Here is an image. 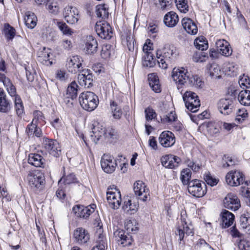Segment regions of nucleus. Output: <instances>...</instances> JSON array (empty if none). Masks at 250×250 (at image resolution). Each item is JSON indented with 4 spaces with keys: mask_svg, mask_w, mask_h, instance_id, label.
Masks as SVG:
<instances>
[{
    "mask_svg": "<svg viewBox=\"0 0 250 250\" xmlns=\"http://www.w3.org/2000/svg\"><path fill=\"white\" fill-rule=\"evenodd\" d=\"M187 83L190 86H194L196 88H201L204 86V82L197 75H192L189 73V79Z\"/></svg>",
    "mask_w": 250,
    "mask_h": 250,
    "instance_id": "4c0bfd02",
    "label": "nucleus"
},
{
    "mask_svg": "<svg viewBox=\"0 0 250 250\" xmlns=\"http://www.w3.org/2000/svg\"><path fill=\"white\" fill-rule=\"evenodd\" d=\"M215 46L217 51L226 57H228L232 53V49L230 46L229 43L225 40L220 39L216 41Z\"/></svg>",
    "mask_w": 250,
    "mask_h": 250,
    "instance_id": "a211bd4d",
    "label": "nucleus"
},
{
    "mask_svg": "<svg viewBox=\"0 0 250 250\" xmlns=\"http://www.w3.org/2000/svg\"><path fill=\"white\" fill-rule=\"evenodd\" d=\"M58 26L60 30L63 34L71 36L73 33V31L65 23L62 22H58Z\"/></svg>",
    "mask_w": 250,
    "mask_h": 250,
    "instance_id": "864d4df0",
    "label": "nucleus"
},
{
    "mask_svg": "<svg viewBox=\"0 0 250 250\" xmlns=\"http://www.w3.org/2000/svg\"><path fill=\"white\" fill-rule=\"evenodd\" d=\"M159 142L160 145L163 147H171L173 146L175 143V136L171 131H164L160 135Z\"/></svg>",
    "mask_w": 250,
    "mask_h": 250,
    "instance_id": "2eb2a0df",
    "label": "nucleus"
},
{
    "mask_svg": "<svg viewBox=\"0 0 250 250\" xmlns=\"http://www.w3.org/2000/svg\"><path fill=\"white\" fill-rule=\"evenodd\" d=\"M209 73L210 76L214 78H220L221 77L220 68L216 64H212L210 66Z\"/></svg>",
    "mask_w": 250,
    "mask_h": 250,
    "instance_id": "603ef678",
    "label": "nucleus"
},
{
    "mask_svg": "<svg viewBox=\"0 0 250 250\" xmlns=\"http://www.w3.org/2000/svg\"><path fill=\"white\" fill-rule=\"evenodd\" d=\"M33 117L32 123L30 124L37 125L39 123L43 125L45 123V118L41 111L39 110L34 111L33 113Z\"/></svg>",
    "mask_w": 250,
    "mask_h": 250,
    "instance_id": "de8ad7c7",
    "label": "nucleus"
},
{
    "mask_svg": "<svg viewBox=\"0 0 250 250\" xmlns=\"http://www.w3.org/2000/svg\"><path fill=\"white\" fill-rule=\"evenodd\" d=\"M53 54L49 48L44 47L38 51L37 54L38 61L42 64L48 66L53 63Z\"/></svg>",
    "mask_w": 250,
    "mask_h": 250,
    "instance_id": "6ab92c4d",
    "label": "nucleus"
},
{
    "mask_svg": "<svg viewBox=\"0 0 250 250\" xmlns=\"http://www.w3.org/2000/svg\"><path fill=\"white\" fill-rule=\"evenodd\" d=\"M102 168L106 173L113 172L117 166L116 161L114 158L109 155L104 154L101 161Z\"/></svg>",
    "mask_w": 250,
    "mask_h": 250,
    "instance_id": "ddd939ff",
    "label": "nucleus"
},
{
    "mask_svg": "<svg viewBox=\"0 0 250 250\" xmlns=\"http://www.w3.org/2000/svg\"><path fill=\"white\" fill-rule=\"evenodd\" d=\"M4 33L7 39L12 40L15 36L16 31L8 23H6L4 24Z\"/></svg>",
    "mask_w": 250,
    "mask_h": 250,
    "instance_id": "8fccbe9b",
    "label": "nucleus"
},
{
    "mask_svg": "<svg viewBox=\"0 0 250 250\" xmlns=\"http://www.w3.org/2000/svg\"><path fill=\"white\" fill-rule=\"evenodd\" d=\"M139 207L138 201L127 198L124 201L122 209L127 214H134L138 211Z\"/></svg>",
    "mask_w": 250,
    "mask_h": 250,
    "instance_id": "5701e85b",
    "label": "nucleus"
},
{
    "mask_svg": "<svg viewBox=\"0 0 250 250\" xmlns=\"http://www.w3.org/2000/svg\"><path fill=\"white\" fill-rule=\"evenodd\" d=\"M133 189L135 195L144 202L146 201L149 196V189L141 181H138L134 183Z\"/></svg>",
    "mask_w": 250,
    "mask_h": 250,
    "instance_id": "9d476101",
    "label": "nucleus"
},
{
    "mask_svg": "<svg viewBox=\"0 0 250 250\" xmlns=\"http://www.w3.org/2000/svg\"><path fill=\"white\" fill-rule=\"evenodd\" d=\"M15 109L18 116H21L23 113V106L21 99L18 97L15 98Z\"/></svg>",
    "mask_w": 250,
    "mask_h": 250,
    "instance_id": "5fc2aeb1",
    "label": "nucleus"
},
{
    "mask_svg": "<svg viewBox=\"0 0 250 250\" xmlns=\"http://www.w3.org/2000/svg\"><path fill=\"white\" fill-rule=\"evenodd\" d=\"M78 87L76 82H72L67 87L66 93L67 97L71 99H75L77 96Z\"/></svg>",
    "mask_w": 250,
    "mask_h": 250,
    "instance_id": "58836bf2",
    "label": "nucleus"
},
{
    "mask_svg": "<svg viewBox=\"0 0 250 250\" xmlns=\"http://www.w3.org/2000/svg\"><path fill=\"white\" fill-rule=\"evenodd\" d=\"M189 73L184 67L174 68L172 72V78L178 85H183L187 83Z\"/></svg>",
    "mask_w": 250,
    "mask_h": 250,
    "instance_id": "1a4fd4ad",
    "label": "nucleus"
},
{
    "mask_svg": "<svg viewBox=\"0 0 250 250\" xmlns=\"http://www.w3.org/2000/svg\"><path fill=\"white\" fill-rule=\"evenodd\" d=\"M106 199L109 207L113 209H117L120 207L121 202V194L116 188H108L106 192Z\"/></svg>",
    "mask_w": 250,
    "mask_h": 250,
    "instance_id": "0eeeda50",
    "label": "nucleus"
},
{
    "mask_svg": "<svg viewBox=\"0 0 250 250\" xmlns=\"http://www.w3.org/2000/svg\"><path fill=\"white\" fill-rule=\"evenodd\" d=\"M221 220L223 228L229 227L233 223L234 215L228 210H224L221 213Z\"/></svg>",
    "mask_w": 250,
    "mask_h": 250,
    "instance_id": "c85d7f7f",
    "label": "nucleus"
},
{
    "mask_svg": "<svg viewBox=\"0 0 250 250\" xmlns=\"http://www.w3.org/2000/svg\"><path fill=\"white\" fill-rule=\"evenodd\" d=\"M177 9L181 12L186 13L188 11V0H175Z\"/></svg>",
    "mask_w": 250,
    "mask_h": 250,
    "instance_id": "09e8293b",
    "label": "nucleus"
},
{
    "mask_svg": "<svg viewBox=\"0 0 250 250\" xmlns=\"http://www.w3.org/2000/svg\"><path fill=\"white\" fill-rule=\"evenodd\" d=\"M114 236L115 240L120 242L121 245L123 247L130 246L132 243V239L129 235L125 234V232L123 229H117L114 232Z\"/></svg>",
    "mask_w": 250,
    "mask_h": 250,
    "instance_id": "4be33fe9",
    "label": "nucleus"
},
{
    "mask_svg": "<svg viewBox=\"0 0 250 250\" xmlns=\"http://www.w3.org/2000/svg\"><path fill=\"white\" fill-rule=\"evenodd\" d=\"M177 232L176 235H179V240L181 242L185 237V234L187 235H193L194 234L192 226L190 224H188L187 221V215L185 211H182L181 214V223L177 228Z\"/></svg>",
    "mask_w": 250,
    "mask_h": 250,
    "instance_id": "7ed1b4c3",
    "label": "nucleus"
},
{
    "mask_svg": "<svg viewBox=\"0 0 250 250\" xmlns=\"http://www.w3.org/2000/svg\"><path fill=\"white\" fill-rule=\"evenodd\" d=\"M5 97L3 90L0 89V111L2 112H7L9 107V103Z\"/></svg>",
    "mask_w": 250,
    "mask_h": 250,
    "instance_id": "c03bdc74",
    "label": "nucleus"
},
{
    "mask_svg": "<svg viewBox=\"0 0 250 250\" xmlns=\"http://www.w3.org/2000/svg\"><path fill=\"white\" fill-rule=\"evenodd\" d=\"M188 191L195 197H202L207 192L206 185L199 180H193L188 184Z\"/></svg>",
    "mask_w": 250,
    "mask_h": 250,
    "instance_id": "423d86ee",
    "label": "nucleus"
},
{
    "mask_svg": "<svg viewBox=\"0 0 250 250\" xmlns=\"http://www.w3.org/2000/svg\"><path fill=\"white\" fill-rule=\"evenodd\" d=\"M204 180L208 185L210 186H214L218 182V180L214 177H213L209 173L205 174Z\"/></svg>",
    "mask_w": 250,
    "mask_h": 250,
    "instance_id": "680f3d73",
    "label": "nucleus"
},
{
    "mask_svg": "<svg viewBox=\"0 0 250 250\" xmlns=\"http://www.w3.org/2000/svg\"><path fill=\"white\" fill-rule=\"evenodd\" d=\"M194 44L196 48L201 50H206L208 46L207 40L203 36L196 38L194 42Z\"/></svg>",
    "mask_w": 250,
    "mask_h": 250,
    "instance_id": "79ce46f5",
    "label": "nucleus"
},
{
    "mask_svg": "<svg viewBox=\"0 0 250 250\" xmlns=\"http://www.w3.org/2000/svg\"><path fill=\"white\" fill-rule=\"evenodd\" d=\"M107 247L106 238L104 235L99 233L96 241V245L91 250H105Z\"/></svg>",
    "mask_w": 250,
    "mask_h": 250,
    "instance_id": "e433bc0d",
    "label": "nucleus"
},
{
    "mask_svg": "<svg viewBox=\"0 0 250 250\" xmlns=\"http://www.w3.org/2000/svg\"><path fill=\"white\" fill-rule=\"evenodd\" d=\"M218 108L221 114L229 115L232 112L233 101L231 99H222L218 103Z\"/></svg>",
    "mask_w": 250,
    "mask_h": 250,
    "instance_id": "393cba45",
    "label": "nucleus"
},
{
    "mask_svg": "<svg viewBox=\"0 0 250 250\" xmlns=\"http://www.w3.org/2000/svg\"><path fill=\"white\" fill-rule=\"evenodd\" d=\"M240 222L241 227L245 229L246 232L250 234V213L247 211L242 214Z\"/></svg>",
    "mask_w": 250,
    "mask_h": 250,
    "instance_id": "473e14b6",
    "label": "nucleus"
},
{
    "mask_svg": "<svg viewBox=\"0 0 250 250\" xmlns=\"http://www.w3.org/2000/svg\"><path fill=\"white\" fill-rule=\"evenodd\" d=\"M238 247L239 250H248L250 247V241L246 239H240Z\"/></svg>",
    "mask_w": 250,
    "mask_h": 250,
    "instance_id": "338daca9",
    "label": "nucleus"
},
{
    "mask_svg": "<svg viewBox=\"0 0 250 250\" xmlns=\"http://www.w3.org/2000/svg\"><path fill=\"white\" fill-rule=\"evenodd\" d=\"M73 235L75 240L81 244H84L89 239V234L83 228H78L75 229L74 231Z\"/></svg>",
    "mask_w": 250,
    "mask_h": 250,
    "instance_id": "a878e982",
    "label": "nucleus"
},
{
    "mask_svg": "<svg viewBox=\"0 0 250 250\" xmlns=\"http://www.w3.org/2000/svg\"><path fill=\"white\" fill-rule=\"evenodd\" d=\"M30 186L34 190H41L45 184V178L43 173L39 171L30 172L28 175Z\"/></svg>",
    "mask_w": 250,
    "mask_h": 250,
    "instance_id": "39448f33",
    "label": "nucleus"
},
{
    "mask_svg": "<svg viewBox=\"0 0 250 250\" xmlns=\"http://www.w3.org/2000/svg\"><path fill=\"white\" fill-rule=\"evenodd\" d=\"M238 100L240 103L245 106H250V91L242 90L239 92Z\"/></svg>",
    "mask_w": 250,
    "mask_h": 250,
    "instance_id": "72a5a7b5",
    "label": "nucleus"
},
{
    "mask_svg": "<svg viewBox=\"0 0 250 250\" xmlns=\"http://www.w3.org/2000/svg\"><path fill=\"white\" fill-rule=\"evenodd\" d=\"M96 14L98 17L105 20L109 16V10L105 4H99L96 7Z\"/></svg>",
    "mask_w": 250,
    "mask_h": 250,
    "instance_id": "c9c22d12",
    "label": "nucleus"
},
{
    "mask_svg": "<svg viewBox=\"0 0 250 250\" xmlns=\"http://www.w3.org/2000/svg\"><path fill=\"white\" fill-rule=\"evenodd\" d=\"M79 100L82 108L87 111L94 110L99 104L97 96L93 92L89 91L82 93L79 96Z\"/></svg>",
    "mask_w": 250,
    "mask_h": 250,
    "instance_id": "f03ea898",
    "label": "nucleus"
},
{
    "mask_svg": "<svg viewBox=\"0 0 250 250\" xmlns=\"http://www.w3.org/2000/svg\"><path fill=\"white\" fill-rule=\"evenodd\" d=\"M78 80L81 86L89 88L92 85L93 76L88 69H83L79 74Z\"/></svg>",
    "mask_w": 250,
    "mask_h": 250,
    "instance_id": "f3484780",
    "label": "nucleus"
},
{
    "mask_svg": "<svg viewBox=\"0 0 250 250\" xmlns=\"http://www.w3.org/2000/svg\"><path fill=\"white\" fill-rule=\"evenodd\" d=\"M63 15L65 20L69 24L77 22L80 18L78 9L70 6H67L64 8Z\"/></svg>",
    "mask_w": 250,
    "mask_h": 250,
    "instance_id": "f8f14e48",
    "label": "nucleus"
},
{
    "mask_svg": "<svg viewBox=\"0 0 250 250\" xmlns=\"http://www.w3.org/2000/svg\"><path fill=\"white\" fill-rule=\"evenodd\" d=\"M4 85L6 87L7 91L11 96H16V89L10 80H6Z\"/></svg>",
    "mask_w": 250,
    "mask_h": 250,
    "instance_id": "e2e57ef3",
    "label": "nucleus"
},
{
    "mask_svg": "<svg viewBox=\"0 0 250 250\" xmlns=\"http://www.w3.org/2000/svg\"><path fill=\"white\" fill-rule=\"evenodd\" d=\"M156 56L158 58V63L159 66L162 69H167L168 66V63L170 62L169 61H167L166 59L162 57V51L158 50L156 52Z\"/></svg>",
    "mask_w": 250,
    "mask_h": 250,
    "instance_id": "3c124183",
    "label": "nucleus"
},
{
    "mask_svg": "<svg viewBox=\"0 0 250 250\" xmlns=\"http://www.w3.org/2000/svg\"><path fill=\"white\" fill-rule=\"evenodd\" d=\"M138 224L137 221L133 219L132 220H126L125 223V228L128 233H135L138 229Z\"/></svg>",
    "mask_w": 250,
    "mask_h": 250,
    "instance_id": "ea45409f",
    "label": "nucleus"
},
{
    "mask_svg": "<svg viewBox=\"0 0 250 250\" xmlns=\"http://www.w3.org/2000/svg\"><path fill=\"white\" fill-rule=\"evenodd\" d=\"M94 208L90 209L89 207H83L81 210L80 212L78 213V216L84 218H87L93 212H94Z\"/></svg>",
    "mask_w": 250,
    "mask_h": 250,
    "instance_id": "bf43d9fd",
    "label": "nucleus"
},
{
    "mask_svg": "<svg viewBox=\"0 0 250 250\" xmlns=\"http://www.w3.org/2000/svg\"><path fill=\"white\" fill-rule=\"evenodd\" d=\"M37 22V18L35 14L31 12L27 11L25 13L24 22L26 26L30 29L34 28Z\"/></svg>",
    "mask_w": 250,
    "mask_h": 250,
    "instance_id": "2f4dec72",
    "label": "nucleus"
},
{
    "mask_svg": "<svg viewBox=\"0 0 250 250\" xmlns=\"http://www.w3.org/2000/svg\"><path fill=\"white\" fill-rule=\"evenodd\" d=\"M225 208L232 210H237L241 207L240 201L238 197L232 193L227 194L223 200Z\"/></svg>",
    "mask_w": 250,
    "mask_h": 250,
    "instance_id": "4468645a",
    "label": "nucleus"
},
{
    "mask_svg": "<svg viewBox=\"0 0 250 250\" xmlns=\"http://www.w3.org/2000/svg\"><path fill=\"white\" fill-rule=\"evenodd\" d=\"M26 133L29 136H35L40 137L42 135V131L41 128L37 127L36 124H29L26 130Z\"/></svg>",
    "mask_w": 250,
    "mask_h": 250,
    "instance_id": "a19ab883",
    "label": "nucleus"
},
{
    "mask_svg": "<svg viewBox=\"0 0 250 250\" xmlns=\"http://www.w3.org/2000/svg\"><path fill=\"white\" fill-rule=\"evenodd\" d=\"M148 80L149 85L152 90L156 93H160L161 91V88L157 75L155 73L149 74L148 75Z\"/></svg>",
    "mask_w": 250,
    "mask_h": 250,
    "instance_id": "7c9ffc66",
    "label": "nucleus"
},
{
    "mask_svg": "<svg viewBox=\"0 0 250 250\" xmlns=\"http://www.w3.org/2000/svg\"><path fill=\"white\" fill-rule=\"evenodd\" d=\"M84 50L88 54H93L97 51L98 44L97 40L92 36H87L84 40Z\"/></svg>",
    "mask_w": 250,
    "mask_h": 250,
    "instance_id": "aec40b11",
    "label": "nucleus"
},
{
    "mask_svg": "<svg viewBox=\"0 0 250 250\" xmlns=\"http://www.w3.org/2000/svg\"><path fill=\"white\" fill-rule=\"evenodd\" d=\"M191 172L189 168H184L180 173V179L182 183L187 185L189 183V180L191 178Z\"/></svg>",
    "mask_w": 250,
    "mask_h": 250,
    "instance_id": "37998d69",
    "label": "nucleus"
},
{
    "mask_svg": "<svg viewBox=\"0 0 250 250\" xmlns=\"http://www.w3.org/2000/svg\"><path fill=\"white\" fill-rule=\"evenodd\" d=\"M28 163L36 167H43L44 159L38 154L31 153L28 156Z\"/></svg>",
    "mask_w": 250,
    "mask_h": 250,
    "instance_id": "c756f323",
    "label": "nucleus"
},
{
    "mask_svg": "<svg viewBox=\"0 0 250 250\" xmlns=\"http://www.w3.org/2000/svg\"><path fill=\"white\" fill-rule=\"evenodd\" d=\"M206 57V56L204 54V53L199 51L196 52L193 56V60L196 62H203L205 61Z\"/></svg>",
    "mask_w": 250,
    "mask_h": 250,
    "instance_id": "69168bd1",
    "label": "nucleus"
},
{
    "mask_svg": "<svg viewBox=\"0 0 250 250\" xmlns=\"http://www.w3.org/2000/svg\"><path fill=\"white\" fill-rule=\"evenodd\" d=\"M181 161L179 157L173 155H167L161 158L162 165L168 168H174L178 167Z\"/></svg>",
    "mask_w": 250,
    "mask_h": 250,
    "instance_id": "412c9836",
    "label": "nucleus"
},
{
    "mask_svg": "<svg viewBox=\"0 0 250 250\" xmlns=\"http://www.w3.org/2000/svg\"><path fill=\"white\" fill-rule=\"evenodd\" d=\"M248 113L245 108L240 109L237 112V116L236 117V121L239 123L242 122L245 119L248 117Z\"/></svg>",
    "mask_w": 250,
    "mask_h": 250,
    "instance_id": "13d9d810",
    "label": "nucleus"
},
{
    "mask_svg": "<svg viewBox=\"0 0 250 250\" xmlns=\"http://www.w3.org/2000/svg\"><path fill=\"white\" fill-rule=\"evenodd\" d=\"M239 83L240 86H244L246 88H248L250 86V79L248 76L243 75V76L240 78L239 81Z\"/></svg>",
    "mask_w": 250,
    "mask_h": 250,
    "instance_id": "774afa93",
    "label": "nucleus"
},
{
    "mask_svg": "<svg viewBox=\"0 0 250 250\" xmlns=\"http://www.w3.org/2000/svg\"><path fill=\"white\" fill-rule=\"evenodd\" d=\"M182 25L186 32L190 35H195L198 32L196 24L189 18H184L182 21Z\"/></svg>",
    "mask_w": 250,
    "mask_h": 250,
    "instance_id": "cd10ccee",
    "label": "nucleus"
},
{
    "mask_svg": "<svg viewBox=\"0 0 250 250\" xmlns=\"http://www.w3.org/2000/svg\"><path fill=\"white\" fill-rule=\"evenodd\" d=\"M82 62L81 58L78 56H74L70 58L66 64L68 71L72 73L81 71Z\"/></svg>",
    "mask_w": 250,
    "mask_h": 250,
    "instance_id": "b1692460",
    "label": "nucleus"
},
{
    "mask_svg": "<svg viewBox=\"0 0 250 250\" xmlns=\"http://www.w3.org/2000/svg\"><path fill=\"white\" fill-rule=\"evenodd\" d=\"M173 54V50L171 49L169 47H165L163 49V52H162L161 57L170 62V59L172 57Z\"/></svg>",
    "mask_w": 250,
    "mask_h": 250,
    "instance_id": "0e129e2a",
    "label": "nucleus"
},
{
    "mask_svg": "<svg viewBox=\"0 0 250 250\" xmlns=\"http://www.w3.org/2000/svg\"><path fill=\"white\" fill-rule=\"evenodd\" d=\"M146 122H149L156 118L157 114L154 110L150 107L146 109L145 111Z\"/></svg>",
    "mask_w": 250,
    "mask_h": 250,
    "instance_id": "4d7b16f0",
    "label": "nucleus"
},
{
    "mask_svg": "<svg viewBox=\"0 0 250 250\" xmlns=\"http://www.w3.org/2000/svg\"><path fill=\"white\" fill-rule=\"evenodd\" d=\"M110 108L112 116L114 119H119L121 118L123 112L121 108L118 105L116 102L110 101Z\"/></svg>",
    "mask_w": 250,
    "mask_h": 250,
    "instance_id": "f704fd0d",
    "label": "nucleus"
},
{
    "mask_svg": "<svg viewBox=\"0 0 250 250\" xmlns=\"http://www.w3.org/2000/svg\"><path fill=\"white\" fill-rule=\"evenodd\" d=\"M226 181L230 186L237 187L243 183L244 175L240 171H231L227 174Z\"/></svg>",
    "mask_w": 250,
    "mask_h": 250,
    "instance_id": "9b49d317",
    "label": "nucleus"
},
{
    "mask_svg": "<svg viewBox=\"0 0 250 250\" xmlns=\"http://www.w3.org/2000/svg\"><path fill=\"white\" fill-rule=\"evenodd\" d=\"M114 51L110 44H104L102 48L101 55L104 59H107L113 54Z\"/></svg>",
    "mask_w": 250,
    "mask_h": 250,
    "instance_id": "49530a36",
    "label": "nucleus"
},
{
    "mask_svg": "<svg viewBox=\"0 0 250 250\" xmlns=\"http://www.w3.org/2000/svg\"><path fill=\"white\" fill-rule=\"evenodd\" d=\"M179 21L178 15L173 11L167 13L164 16V22L168 27H173L176 26Z\"/></svg>",
    "mask_w": 250,
    "mask_h": 250,
    "instance_id": "bb28decb",
    "label": "nucleus"
},
{
    "mask_svg": "<svg viewBox=\"0 0 250 250\" xmlns=\"http://www.w3.org/2000/svg\"><path fill=\"white\" fill-rule=\"evenodd\" d=\"M43 145L45 150L53 156L57 157L61 152L60 145L56 140L45 139Z\"/></svg>",
    "mask_w": 250,
    "mask_h": 250,
    "instance_id": "dca6fc26",
    "label": "nucleus"
},
{
    "mask_svg": "<svg viewBox=\"0 0 250 250\" xmlns=\"http://www.w3.org/2000/svg\"><path fill=\"white\" fill-rule=\"evenodd\" d=\"M196 247L197 250H212L211 247L203 239L198 240Z\"/></svg>",
    "mask_w": 250,
    "mask_h": 250,
    "instance_id": "052dcab7",
    "label": "nucleus"
},
{
    "mask_svg": "<svg viewBox=\"0 0 250 250\" xmlns=\"http://www.w3.org/2000/svg\"><path fill=\"white\" fill-rule=\"evenodd\" d=\"M155 65V60L152 53L145 54L143 61V65L145 67H152Z\"/></svg>",
    "mask_w": 250,
    "mask_h": 250,
    "instance_id": "a18cd8bd",
    "label": "nucleus"
},
{
    "mask_svg": "<svg viewBox=\"0 0 250 250\" xmlns=\"http://www.w3.org/2000/svg\"><path fill=\"white\" fill-rule=\"evenodd\" d=\"M61 182H63L65 184H70L76 183L77 182V179L73 173H71L62 178L59 182L60 183Z\"/></svg>",
    "mask_w": 250,
    "mask_h": 250,
    "instance_id": "6e6d98bb",
    "label": "nucleus"
},
{
    "mask_svg": "<svg viewBox=\"0 0 250 250\" xmlns=\"http://www.w3.org/2000/svg\"><path fill=\"white\" fill-rule=\"evenodd\" d=\"M91 131L88 136V141L96 144L98 141L104 137L112 138L114 136V131L112 128H107L105 125L94 121L90 125Z\"/></svg>",
    "mask_w": 250,
    "mask_h": 250,
    "instance_id": "f257e3e1",
    "label": "nucleus"
},
{
    "mask_svg": "<svg viewBox=\"0 0 250 250\" xmlns=\"http://www.w3.org/2000/svg\"><path fill=\"white\" fill-rule=\"evenodd\" d=\"M95 29L97 35L102 39L109 40L112 37L111 27L105 21H97Z\"/></svg>",
    "mask_w": 250,
    "mask_h": 250,
    "instance_id": "6e6552de",
    "label": "nucleus"
},
{
    "mask_svg": "<svg viewBox=\"0 0 250 250\" xmlns=\"http://www.w3.org/2000/svg\"><path fill=\"white\" fill-rule=\"evenodd\" d=\"M183 100L187 109L192 112L198 110L200 102L197 94L192 91H186L183 96Z\"/></svg>",
    "mask_w": 250,
    "mask_h": 250,
    "instance_id": "20e7f679",
    "label": "nucleus"
}]
</instances>
